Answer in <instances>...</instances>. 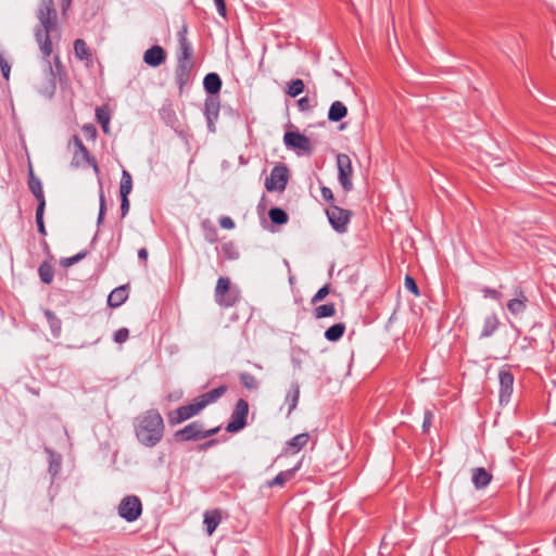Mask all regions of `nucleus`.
<instances>
[{"instance_id":"4","label":"nucleus","mask_w":556,"mask_h":556,"mask_svg":"<svg viewBox=\"0 0 556 556\" xmlns=\"http://www.w3.org/2000/svg\"><path fill=\"white\" fill-rule=\"evenodd\" d=\"M214 299L220 307H232L240 300V291L238 288L230 287L228 277H219L215 287Z\"/></svg>"},{"instance_id":"48","label":"nucleus","mask_w":556,"mask_h":556,"mask_svg":"<svg viewBox=\"0 0 556 556\" xmlns=\"http://www.w3.org/2000/svg\"><path fill=\"white\" fill-rule=\"evenodd\" d=\"M433 420V413L431 410H426L424 415L422 430L424 432H428L431 427Z\"/></svg>"},{"instance_id":"20","label":"nucleus","mask_w":556,"mask_h":556,"mask_svg":"<svg viewBox=\"0 0 556 556\" xmlns=\"http://www.w3.org/2000/svg\"><path fill=\"white\" fill-rule=\"evenodd\" d=\"M128 299V290L126 286L115 288L108 298V304L111 307L121 306Z\"/></svg>"},{"instance_id":"12","label":"nucleus","mask_w":556,"mask_h":556,"mask_svg":"<svg viewBox=\"0 0 556 556\" xmlns=\"http://www.w3.org/2000/svg\"><path fill=\"white\" fill-rule=\"evenodd\" d=\"M327 217L332 228L339 232L344 233L348 230V225L351 218V212L332 205L327 210Z\"/></svg>"},{"instance_id":"51","label":"nucleus","mask_w":556,"mask_h":556,"mask_svg":"<svg viewBox=\"0 0 556 556\" xmlns=\"http://www.w3.org/2000/svg\"><path fill=\"white\" fill-rule=\"evenodd\" d=\"M213 1H214V4L216 7L218 14L223 17H226L227 11H226L225 0H213Z\"/></svg>"},{"instance_id":"32","label":"nucleus","mask_w":556,"mask_h":556,"mask_svg":"<svg viewBox=\"0 0 556 556\" xmlns=\"http://www.w3.org/2000/svg\"><path fill=\"white\" fill-rule=\"evenodd\" d=\"M132 190V178L129 172L126 169H123L122 172V178H121V186H119V194L128 197L129 193Z\"/></svg>"},{"instance_id":"34","label":"nucleus","mask_w":556,"mask_h":556,"mask_svg":"<svg viewBox=\"0 0 556 556\" xmlns=\"http://www.w3.org/2000/svg\"><path fill=\"white\" fill-rule=\"evenodd\" d=\"M336 314V306L333 303L319 305L314 311V316L317 319L331 317Z\"/></svg>"},{"instance_id":"53","label":"nucleus","mask_w":556,"mask_h":556,"mask_svg":"<svg viewBox=\"0 0 556 556\" xmlns=\"http://www.w3.org/2000/svg\"><path fill=\"white\" fill-rule=\"evenodd\" d=\"M320 193H321V197L325 201L327 202H331L333 201V193H332V190L328 187H321L320 189Z\"/></svg>"},{"instance_id":"31","label":"nucleus","mask_w":556,"mask_h":556,"mask_svg":"<svg viewBox=\"0 0 556 556\" xmlns=\"http://www.w3.org/2000/svg\"><path fill=\"white\" fill-rule=\"evenodd\" d=\"M300 397L299 384H292L291 391L286 396V403H288V415H290L296 407Z\"/></svg>"},{"instance_id":"41","label":"nucleus","mask_w":556,"mask_h":556,"mask_svg":"<svg viewBox=\"0 0 556 556\" xmlns=\"http://www.w3.org/2000/svg\"><path fill=\"white\" fill-rule=\"evenodd\" d=\"M43 214H45V208H42V206H37V210H36L37 228H38V231L40 232V235L46 236L47 230L45 227Z\"/></svg>"},{"instance_id":"35","label":"nucleus","mask_w":556,"mask_h":556,"mask_svg":"<svg viewBox=\"0 0 556 556\" xmlns=\"http://www.w3.org/2000/svg\"><path fill=\"white\" fill-rule=\"evenodd\" d=\"M38 273H39V277L42 282H45V283L52 282L53 277H54V270L49 263L43 262L42 264H40V266L38 268Z\"/></svg>"},{"instance_id":"36","label":"nucleus","mask_w":556,"mask_h":556,"mask_svg":"<svg viewBox=\"0 0 556 556\" xmlns=\"http://www.w3.org/2000/svg\"><path fill=\"white\" fill-rule=\"evenodd\" d=\"M269 218L274 224L283 225L288 222V214L279 207H273L268 212Z\"/></svg>"},{"instance_id":"54","label":"nucleus","mask_w":556,"mask_h":556,"mask_svg":"<svg viewBox=\"0 0 556 556\" xmlns=\"http://www.w3.org/2000/svg\"><path fill=\"white\" fill-rule=\"evenodd\" d=\"M105 211H106L105 198H104V193L101 191V193H100V207H99V212L101 213V215H104Z\"/></svg>"},{"instance_id":"45","label":"nucleus","mask_w":556,"mask_h":556,"mask_svg":"<svg viewBox=\"0 0 556 556\" xmlns=\"http://www.w3.org/2000/svg\"><path fill=\"white\" fill-rule=\"evenodd\" d=\"M329 294V287L326 285L321 287L315 295L312 298L311 303L316 304L320 301H323L327 295Z\"/></svg>"},{"instance_id":"47","label":"nucleus","mask_w":556,"mask_h":556,"mask_svg":"<svg viewBox=\"0 0 556 556\" xmlns=\"http://www.w3.org/2000/svg\"><path fill=\"white\" fill-rule=\"evenodd\" d=\"M0 68L2 72L3 78L5 80H9L11 66L1 53H0Z\"/></svg>"},{"instance_id":"1","label":"nucleus","mask_w":556,"mask_h":556,"mask_svg":"<svg viewBox=\"0 0 556 556\" xmlns=\"http://www.w3.org/2000/svg\"><path fill=\"white\" fill-rule=\"evenodd\" d=\"M134 429L139 443L146 447H153L163 439L165 425L156 409H148L135 418Z\"/></svg>"},{"instance_id":"30","label":"nucleus","mask_w":556,"mask_h":556,"mask_svg":"<svg viewBox=\"0 0 556 556\" xmlns=\"http://www.w3.org/2000/svg\"><path fill=\"white\" fill-rule=\"evenodd\" d=\"M344 331L345 325L343 323H338L325 331V338L330 342H336L344 334Z\"/></svg>"},{"instance_id":"39","label":"nucleus","mask_w":556,"mask_h":556,"mask_svg":"<svg viewBox=\"0 0 556 556\" xmlns=\"http://www.w3.org/2000/svg\"><path fill=\"white\" fill-rule=\"evenodd\" d=\"M96 118L99 124H110L111 112L108 105H101L96 109Z\"/></svg>"},{"instance_id":"2","label":"nucleus","mask_w":556,"mask_h":556,"mask_svg":"<svg viewBox=\"0 0 556 556\" xmlns=\"http://www.w3.org/2000/svg\"><path fill=\"white\" fill-rule=\"evenodd\" d=\"M37 18L39 20V25L35 28V37L43 58L47 59L52 53L50 34L58 28V14L53 0H41L37 11Z\"/></svg>"},{"instance_id":"52","label":"nucleus","mask_w":556,"mask_h":556,"mask_svg":"<svg viewBox=\"0 0 556 556\" xmlns=\"http://www.w3.org/2000/svg\"><path fill=\"white\" fill-rule=\"evenodd\" d=\"M129 211V200L128 197L121 195V213L122 217H125Z\"/></svg>"},{"instance_id":"22","label":"nucleus","mask_w":556,"mask_h":556,"mask_svg":"<svg viewBox=\"0 0 556 556\" xmlns=\"http://www.w3.org/2000/svg\"><path fill=\"white\" fill-rule=\"evenodd\" d=\"M299 469H300V464L291 469L280 471L274 479H271L270 481L267 482V485L269 488L283 486L288 481H290L294 477L295 472Z\"/></svg>"},{"instance_id":"56","label":"nucleus","mask_w":556,"mask_h":556,"mask_svg":"<svg viewBox=\"0 0 556 556\" xmlns=\"http://www.w3.org/2000/svg\"><path fill=\"white\" fill-rule=\"evenodd\" d=\"M138 257H139L140 260L146 261V260L148 258V250H147L146 248H141V249H139V251H138Z\"/></svg>"},{"instance_id":"17","label":"nucleus","mask_w":556,"mask_h":556,"mask_svg":"<svg viewBox=\"0 0 556 556\" xmlns=\"http://www.w3.org/2000/svg\"><path fill=\"white\" fill-rule=\"evenodd\" d=\"M47 68V81L38 87V92L46 97L52 98L56 90L55 75L53 73L49 58L45 59Z\"/></svg>"},{"instance_id":"25","label":"nucleus","mask_w":556,"mask_h":556,"mask_svg":"<svg viewBox=\"0 0 556 556\" xmlns=\"http://www.w3.org/2000/svg\"><path fill=\"white\" fill-rule=\"evenodd\" d=\"M308 440L309 434L307 432L300 433L287 442L286 451L292 454L299 453L307 444Z\"/></svg>"},{"instance_id":"26","label":"nucleus","mask_w":556,"mask_h":556,"mask_svg":"<svg viewBox=\"0 0 556 556\" xmlns=\"http://www.w3.org/2000/svg\"><path fill=\"white\" fill-rule=\"evenodd\" d=\"M492 476L482 467L475 468L472 471V483L476 489H483L491 482Z\"/></svg>"},{"instance_id":"8","label":"nucleus","mask_w":556,"mask_h":556,"mask_svg":"<svg viewBox=\"0 0 556 556\" xmlns=\"http://www.w3.org/2000/svg\"><path fill=\"white\" fill-rule=\"evenodd\" d=\"M289 180V170L286 165H276L265 180L267 191H283Z\"/></svg>"},{"instance_id":"58","label":"nucleus","mask_w":556,"mask_h":556,"mask_svg":"<svg viewBox=\"0 0 556 556\" xmlns=\"http://www.w3.org/2000/svg\"><path fill=\"white\" fill-rule=\"evenodd\" d=\"M216 443H217V440H210V441H207L206 443H204V444L201 446V448H204V450H205V448H208V447H211V446L215 445Z\"/></svg>"},{"instance_id":"27","label":"nucleus","mask_w":556,"mask_h":556,"mask_svg":"<svg viewBox=\"0 0 556 556\" xmlns=\"http://www.w3.org/2000/svg\"><path fill=\"white\" fill-rule=\"evenodd\" d=\"M220 520H222V516H220L219 510L214 509V510L205 511L204 525L206 526V532L208 535H211L216 530V528L220 523Z\"/></svg>"},{"instance_id":"37","label":"nucleus","mask_w":556,"mask_h":556,"mask_svg":"<svg viewBox=\"0 0 556 556\" xmlns=\"http://www.w3.org/2000/svg\"><path fill=\"white\" fill-rule=\"evenodd\" d=\"M239 379L242 386L248 390H257L260 387L257 379L249 372H241Z\"/></svg>"},{"instance_id":"3","label":"nucleus","mask_w":556,"mask_h":556,"mask_svg":"<svg viewBox=\"0 0 556 556\" xmlns=\"http://www.w3.org/2000/svg\"><path fill=\"white\" fill-rule=\"evenodd\" d=\"M227 391L225 386H219L206 393L195 397L191 403L179 406L168 414V422L170 425L181 424L202 412L207 405L215 403Z\"/></svg>"},{"instance_id":"38","label":"nucleus","mask_w":556,"mask_h":556,"mask_svg":"<svg viewBox=\"0 0 556 556\" xmlns=\"http://www.w3.org/2000/svg\"><path fill=\"white\" fill-rule=\"evenodd\" d=\"M305 85L302 79H294L288 85L287 94L295 98L304 91Z\"/></svg>"},{"instance_id":"24","label":"nucleus","mask_w":556,"mask_h":556,"mask_svg":"<svg viewBox=\"0 0 556 556\" xmlns=\"http://www.w3.org/2000/svg\"><path fill=\"white\" fill-rule=\"evenodd\" d=\"M500 319L495 314L488 315L484 318L483 327L480 333V338H489L491 337L498 328Z\"/></svg>"},{"instance_id":"14","label":"nucleus","mask_w":556,"mask_h":556,"mask_svg":"<svg viewBox=\"0 0 556 556\" xmlns=\"http://www.w3.org/2000/svg\"><path fill=\"white\" fill-rule=\"evenodd\" d=\"M193 62H180L177 61L175 67V81L178 86L179 90L182 91L186 85L189 83L191 78V73L193 68Z\"/></svg>"},{"instance_id":"15","label":"nucleus","mask_w":556,"mask_h":556,"mask_svg":"<svg viewBox=\"0 0 556 556\" xmlns=\"http://www.w3.org/2000/svg\"><path fill=\"white\" fill-rule=\"evenodd\" d=\"M219 108H220V104H219V100L217 98H214V97L206 98L205 103H204V114H205V117L207 121V127H208L210 131H212V132L215 131V122L217 121L218 115H219Z\"/></svg>"},{"instance_id":"46","label":"nucleus","mask_w":556,"mask_h":556,"mask_svg":"<svg viewBox=\"0 0 556 556\" xmlns=\"http://www.w3.org/2000/svg\"><path fill=\"white\" fill-rule=\"evenodd\" d=\"M481 292L483 293L484 298H490L496 301H500L502 299V293L498 292L495 289L484 287L481 289Z\"/></svg>"},{"instance_id":"61","label":"nucleus","mask_w":556,"mask_h":556,"mask_svg":"<svg viewBox=\"0 0 556 556\" xmlns=\"http://www.w3.org/2000/svg\"><path fill=\"white\" fill-rule=\"evenodd\" d=\"M103 217H104V215H101V213L99 212V216H98V224H101V223H102Z\"/></svg>"},{"instance_id":"60","label":"nucleus","mask_w":556,"mask_h":556,"mask_svg":"<svg viewBox=\"0 0 556 556\" xmlns=\"http://www.w3.org/2000/svg\"><path fill=\"white\" fill-rule=\"evenodd\" d=\"M101 127H102V130L105 132V134H109L110 131V124H100Z\"/></svg>"},{"instance_id":"7","label":"nucleus","mask_w":556,"mask_h":556,"mask_svg":"<svg viewBox=\"0 0 556 556\" xmlns=\"http://www.w3.org/2000/svg\"><path fill=\"white\" fill-rule=\"evenodd\" d=\"M70 147L73 151L72 165L75 167L84 166L85 164L92 165L96 173L99 172L98 164L94 159L90 157L89 152L81 139L78 136H74L70 142Z\"/></svg>"},{"instance_id":"57","label":"nucleus","mask_w":556,"mask_h":556,"mask_svg":"<svg viewBox=\"0 0 556 556\" xmlns=\"http://www.w3.org/2000/svg\"><path fill=\"white\" fill-rule=\"evenodd\" d=\"M72 1L73 0H62V10H63V12H66L70 9V7L72 4Z\"/></svg>"},{"instance_id":"40","label":"nucleus","mask_w":556,"mask_h":556,"mask_svg":"<svg viewBox=\"0 0 556 556\" xmlns=\"http://www.w3.org/2000/svg\"><path fill=\"white\" fill-rule=\"evenodd\" d=\"M222 253L229 260H237L239 252L232 242H226L222 245Z\"/></svg>"},{"instance_id":"50","label":"nucleus","mask_w":556,"mask_h":556,"mask_svg":"<svg viewBox=\"0 0 556 556\" xmlns=\"http://www.w3.org/2000/svg\"><path fill=\"white\" fill-rule=\"evenodd\" d=\"M298 106H299L300 111H302V112L309 111L312 109V103H311V100L308 99V97L301 98L298 101Z\"/></svg>"},{"instance_id":"5","label":"nucleus","mask_w":556,"mask_h":556,"mask_svg":"<svg viewBox=\"0 0 556 556\" xmlns=\"http://www.w3.org/2000/svg\"><path fill=\"white\" fill-rule=\"evenodd\" d=\"M218 430V427L210 430H204L203 425L200 421H193L184 427L182 429L176 431L174 437L177 441H197L210 438L217 433Z\"/></svg>"},{"instance_id":"6","label":"nucleus","mask_w":556,"mask_h":556,"mask_svg":"<svg viewBox=\"0 0 556 556\" xmlns=\"http://www.w3.org/2000/svg\"><path fill=\"white\" fill-rule=\"evenodd\" d=\"M117 513L118 516L127 522L136 521L142 514V504L140 498L136 495L125 496L117 507Z\"/></svg>"},{"instance_id":"42","label":"nucleus","mask_w":556,"mask_h":556,"mask_svg":"<svg viewBox=\"0 0 556 556\" xmlns=\"http://www.w3.org/2000/svg\"><path fill=\"white\" fill-rule=\"evenodd\" d=\"M86 255H87L86 252H79V253H77L74 256L63 258L61 261V264H62L63 267L73 266L74 264H76L79 261H81L83 258H85Z\"/></svg>"},{"instance_id":"18","label":"nucleus","mask_w":556,"mask_h":556,"mask_svg":"<svg viewBox=\"0 0 556 556\" xmlns=\"http://www.w3.org/2000/svg\"><path fill=\"white\" fill-rule=\"evenodd\" d=\"M166 60L165 50L161 46H152L143 53V62L152 67H157Z\"/></svg>"},{"instance_id":"43","label":"nucleus","mask_w":556,"mask_h":556,"mask_svg":"<svg viewBox=\"0 0 556 556\" xmlns=\"http://www.w3.org/2000/svg\"><path fill=\"white\" fill-rule=\"evenodd\" d=\"M404 286H405L406 290L412 292L413 294H415V295L419 294V290H418L417 283H416L415 279L412 276L407 275L405 277Z\"/></svg>"},{"instance_id":"29","label":"nucleus","mask_w":556,"mask_h":556,"mask_svg":"<svg viewBox=\"0 0 556 556\" xmlns=\"http://www.w3.org/2000/svg\"><path fill=\"white\" fill-rule=\"evenodd\" d=\"M45 316L49 324L52 336L54 338H58L61 334L62 330L61 319L50 309H45Z\"/></svg>"},{"instance_id":"59","label":"nucleus","mask_w":556,"mask_h":556,"mask_svg":"<svg viewBox=\"0 0 556 556\" xmlns=\"http://www.w3.org/2000/svg\"><path fill=\"white\" fill-rule=\"evenodd\" d=\"M206 239H207L210 242H214V241L216 240L215 229H212L211 233H208V236H206Z\"/></svg>"},{"instance_id":"13","label":"nucleus","mask_w":556,"mask_h":556,"mask_svg":"<svg viewBox=\"0 0 556 556\" xmlns=\"http://www.w3.org/2000/svg\"><path fill=\"white\" fill-rule=\"evenodd\" d=\"M500 380V402L507 404L510 400L514 390V376L507 369H502L498 372Z\"/></svg>"},{"instance_id":"49","label":"nucleus","mask_w":556,"mask_h":556,"mask_svg":"<svg viewBox=\"0 0 556 556\" xmlns=\"http://www.w3.org/2000/svg\"><path fill=\"white\" fill-rule=\"evenodd\" d=\"M219 225L224 229L231 230L235 228V222L229 216H222L219 218Z\"/></svg>"},{"instance_id":"28","label":"nucleus","mask_w":556,"mask_h":556,"mask_svg":"<svg viewBox=\"0 0 556 556\" xmlns=\"http://www.w3.org/2000/svg\"><path fill=\"white\" fill-rule=\"evenodd\" d=\"M348 114L346 106L341 101H334L329 109L328 119L330 122H340Z\"/></svg>"},{"instance_id":"44","label":"nucleus","mask_w":556,"mask_h":556,"mask_svg":"<svg viewBox=\"0 0 556 556\" xmlns=\"http://www.w3.org/2000/svg\"><path fill=\"white\" fill-rule=\"evenodd\" d=\"M129 337V330L127 328H119L114 332L113 340L116 343H124Z\"/></svg>"},{"instance_id":"11","label":"nucleus","mask_w":556,"mask_h":556,"mask_svg":"<svg viewBox=\"0 0 556 556\" xmlns=\"http://www.w3.org/2000/svg\"><path fill=\"white\" fill-rule=\"evenodd\" d=\"M249 414V404L245 400L240 399L236 403L235 409L231 413L230 421L226 427L228 432H237L243 429L247 425V417Z\"/></svg>"},{"instance_id":"33","label":"nucleus","mask_w":556,"mask_h":556,"mask_svg":"<svg viewBox=\"0 0 556 556\" xmlns=\"http://www.w3.org/2000/svg\"><path fill=\"white\" fill-rule=\"evenodd\" d=\"M74 52L77 59L79 60H89L91 54L89 48L83 39H76L74 41Z\"/></svg>"},{"instance_id":"16","label":"nucleus","mask_w":556,"mask_h":556,"mask_svg":"<svg viewBox=\"0 0 556 556\" xmlns=\"http://www.w3.org/2000/svg\"><path fill=\"white\" fill-rule=\"evenodd\" d=\"M187 25H184L181 30L178 33L179 51L177 61L180 62H193L192 60V46L187 38Z\"/></svg>"},{"instance_id":"9","label":"nucleus","mask_w":556,"mask_h":556,"mask_svg":"<svg viewBox=\"0 0 556 556\" xmlns=\"http://www.w3.org/2000/svg\"><path fill=\"white\" fill-rule=\"evenodd\" d=\"M283 142L289 149L298 150V154L311 155L313 152L311 139L299 131H287Z\"/></svg>"},{"instance_id":"23","label":"nucleus","mask_w":556,"mask_h":556,"mask_svg":"<svg viewBox=\"0 0 556 556\" xmlns=\"http://www.w3.org/2000/svg\"><path fill=\"white\" fill-rule=\"evenodd\" d=\"M204 90L210 94H216L222 88V79L216 73H208L203 80Z\"/></svg>"},{"instance_id":"62","label":"nucleus","mask_w":556,"mask_h":556,"mask_svg":"<svg viewBox=\"0 0 556 556\" xmlns=\"http://www.w3.org/2000/svg\"><path fill=\"white\" fill-rule=\"evenodd\" d=\"M54 61H55V64L58 65V64L60 63V58L56 55V56L54 58Z\"/></svg>"},{"instance_id":"21","label":"nucleus","mask_w":556,"mask_h":556,"mask_svg":"<svg viewBox=\"0 0 556 556\" xmlns=\"http://www.w3.org/2000/svg\"><path fill=\"white\" fill-rule=\"evenodd\" d=\"M29 190L35 195V198L38 201V206H42V208L46 207V200L43 195L42 185L40 179L34 176L33 172H30L29 175V181H28Z\"/></svg>"},{"instance_id":"10","label":"nucleus","mask_w":556,"mask_h":556,"mask_svg":"<svg viewBox=\"0 0 556 556\" xmlns=\"http://www.w3.org/2000/svg\"><path fill=\"white\" fill-rule=\"evenodd\" d=\"M338 180L343 190L349 192L353 189L352 182V162L348 154L340 153L337 155Z\"/></svg>"},{"instance_id":"55","label":"nucleus","mask_w":556,"mask_h":556,"mask_svg":"<svg viewBox=\"0 0 556 556\" xmlns=\"http://www.w3.org/2000/svg\"><path fill=\"white\" fill-rule=\"evenodd\" d=\"M84 131L89 135L90 137H96L97 130L93 125H85L83 127Z\"/></svg>"},{"instance_id":"19","label":"nucleus","mask_w":556,"mask_h":556,"mask_svg":"<svg viewBox=\"0 0 556 556\" xmlns=\"http://www.w3.org/2000/svg\"><path fill=\"white\" fill-rule=\"evenodd\" d=\"M514 294L515 298L507 303V309L510 314L517 316L526 311L528 299L520 288H517Z\"/></svg>"}]
</instances>
